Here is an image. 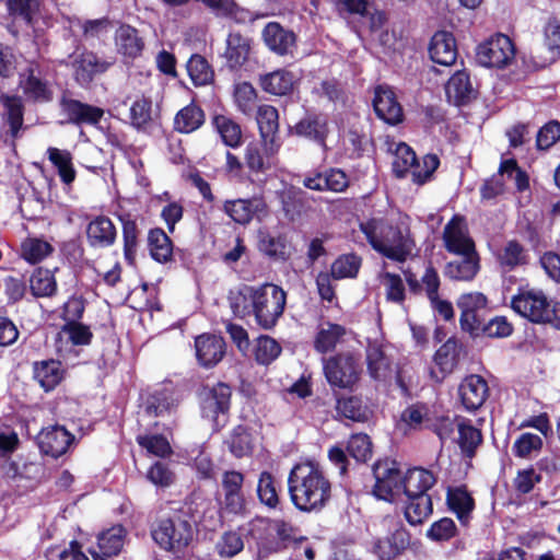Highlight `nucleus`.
Segmentation results:
<instances>
[{
    "label": "nucleus",
    "mask_w": 560,
    "mask_h": 560,
    "mask_svg": "<svg viewBox=\"0 0 560 560\" xmlns=\"http://www.w3.org/2000/svg\"><path fill=\"white\" fill-rule=\"evenodd\" d=\"M360 230L372 248L389 259L404 261L415 248L407 214H399L390 222L373 218L361 222Z\"/></svg>",
    "instance_id": "1"
},
{
    "label": "nucleus",
    "mask_w": 560,
    "mask_h": 560,
    "mask_svg": "<svg viewBox=\"0 0 560 560\" xmlns=\"http://www.w3.org/2000/svg\"><path fill=\"white\" fill-rule=\"evenodd\" d=\"M288 488L294 506L304 512H318L329 501L331 485L320 467L313 462L296 464L288 477Z\"/></svg>",
    "instance_id": "2"
},
{
    "label": "nucleus",
    "mask_w": 560,
    "mask_h": 560,
    "mask_svg": "<svg viewBox=\"0 0 560 560\" xmlns=\"http://www.w3.org/2000/svg\"><path fill=\"white\" fill-rule=\"evenodd\" d=\"M246 303L243 307L238 303L233 304L237 316L254 314L256 322L265 329L272 328L283 314L287 294L282 288L273 283H265L259 287H246L241 292Z\"/></svg>",
    "instance_id": "3"
},
{
    "label": "nucleus",
    "mask_w": 560,
    "mask_h": 560,
    "mask_svg": "<svg viewBox=\"0 0 560 560\" xmlns=\"http://www.w3.org/2000/svg\"><path fill=\"white\" fill-rule=\"evenodd\" d=\"M511 306L534 324H550L560 329V302L548 300L541 290H521L512 298Z\"/></svg>",
    "instance_id": "4"
},
{
    "label": "nucleus",
    "mask_w": 560,
    "mask_h": 560,
    "mask_svg": "<svg viewBox=\"0 0 560 560\" xmlns=\"http://www.w3.org/2000/svg\"><path fill=\"white\" fill-rule=\"evenodd\" d=\"M154 541L168 551H180L192 539V529L189 523L177 518L161 520L152 530Z\"/></svg>",
    "instance_id": "5"
},
{
    "label": "nucleus",
    "mask_w": 560,
    "mask_h": 560,
    "mask_svg": "<svg viewBox=\"0 0 560 560\" xmlns=\"http://www.w3.org/2000/svg\"><path fill=\"white\" fill-rule=\"evenodd\" d=\"M515 58V47L511 38L503 34L490 37L477 48V60L488 68H504Z\"/></svg>",
    "instance_id": "6"
},
{
    "label": "nucleus",
    "mask_w": 560,
    "mask_h": 560,
    "mask_svg": "<svg viewBox=\"0 0 560 560\" xmlns=\"http://www.w3.org/2000/svg\"><path fill=\"white\" fill-rule=\"evenodd\" d=\"M359 359L352 354H338L324 362V372L328 383L340 388H350L359 380Z\"/></svg>",
    "instance_id": "7"
},
{
    "label": "nucleus",
    "mask_w": 560,
    "mask_h": 560,
    "mask_svg": "<svg viewBox=\"0 0 560 560\" xmlns=\"http://www.w3.org/2000/svg\"><path fill=\"white\" fill-rule=\"evenodd\" d=\"M376 479L374 494L378 499L390 501L402 494V474L395 462H380L374 467Z\"/></svg>",
    "instance_id": "8"
},
{
    "label": "nucleus",
    "mask_w": 560,
    "mask_h": 560,
    "mask_svg": "<svg viewBox=\"0 0 560 560\" xmlns=\"http://www.w3.org/2000/svg\"><path fill=\"white\" fill-rule=\"evenodd\" d=\"M231 388L226 384L219 383L208 388L202 394V416L213 422L215 429L225 422V415L230 407Z\"/></svg>",
    "instance_id": "9"
},
{
    "label": "nucleus",
    "mask_w": 560,
    "mask_h": 560,
    "mask_svg": "<svg viewBox=\"0 0 560 560\" xmlns=\"http://www.w3.org/2000/svg\"><path fill=\"white\" fill-rule=\"evenodd\" d=\"M460 310V327L470 334H476L481 328V312L487 306V298L480 292L462 294L457 300Z\"/></svg>",
    "instance_id": "10"
},
{
    "label": "nucleus",
    "mask_w": 560,
    "mask_h": 560,
    "mask_svg": "<svg viewBox=\"0 0 560 560\" xmlns=\"http://www.w3.org/2000/svg\"><path fill=\"white\" fill-rule=\"evenodd\" d=\"M443 242L445 248L452 254L476 253L475 243L468 234L463 218L455 215L444 228Z\"/></svg>",
    "instance_id": "11"
},
{
    "label": "nucleus",
    "mask_w": 560,
    "mask_h": 560,
    "mask_svg": "<svg viewBox=\"0 0 560 560\" xmlns=\"http://www.w3.org/2000/svg\"><path fill=\"white\" fill-rule=\"evenodd\" d=\"M512 182L517 190H525L528 188V177L522 172L514 160H506L502 162L497 177L491 183H487L481 192L482 197L491 198L492 196L503 190V184Z\"/></svg>",
    "instance_id": "12"
},
{
    "label": "nucleus",
    "mask_w": 560,
    "mask_h": 560,
    "mask_svg": "<svg viewBox=\"0 0 560 560\" xmlns=\"http://www.w3.org/2000/svg\"><path fill=\"white\" fill-rule=\"evenodd\" d=\"M256 119L266 152L275 155L280 148L277 137L279 128L278 110L273 106L261 105L258 107Z\"/></svg>",
    "instance_id": "13"
},
{
    "label": "nucleus",
    "mask_w": 560,
    "mask_h": 560,
    "mask_svg": "<svg viewBox=\"0 0 560 560\" xmlns=\"http://www.w3.org/2000/svg\"><path fill=\"white\" fill-rule=\"evenodd\" d=\"M458 395L466 410H477L486 402L489 396L488 383L480 375H468L462 381L458 387Z\"/></svg>",
    "instance_id": "14"
},
{
    "label": "nucleus",
    "mask_w": 560,
    "mask_h": 560,
    "mask_svg": "<svg viewBox=\"0 0 560 560\" xmlns=\"http://www.w3.org/2000/svg\"><path fill=\"white\" fill-rule=\"evenodd\" d=\"M19 85L28 100L47 102L51 98V91L47 82L42 80L38 65L35 62H30L20 72Z\"/></svg>",
    "instance_id": "15"
},
{
    "label": "nucleus",
    "mask_w": 560,
    "mask_h": 560,
    "mask_svg": "<svg viewBox=\"0 0 560 560\" xmlns=\"http://www.w3.org/2000/svg\"><path fill=\"white\" fill-rule=\"evenodd\" d=\"M196 358L203 368L217 365L225 354L224 340L215 335L203 334L195 340Z\"/></svg>",
    "instance_id": "16"
},
{
    "label": "nucleus",
    "mask_w": 560,
    "mask_h": 560,
    "mask_svg": "<svg viewBox=\"0 0 560 560\" xmlns=\"http://www.w3.org/2000/svg\"><path fill=\"white\" fill-rule=\"evenodd\" d=\"M244 477L235 470L225 471L222 477L224 493L223 506L230 513H241L245 508V498L242 491Z\"/></svg>",
    "instance_id": "17"
},
{
    "label": "nucleus",
    "mask_w": 560,
    "mask_h": 560,
    "mask_svg": "<svg viewBox=\"0 0 560 560\" xmlns=\"http://www.w3.org/2000/svg\"><path fill=\"white\" fill-rule=\"evenodd\" d=\"M265 45L280 56L291 55L295 48V35L277 22L268 23L262 30Z\"/></svg>",
    "instance_id": "18"
},
{
    "label": "nucleus",
    "mask_w": 560,
    "mask_h": 560,
    "mask_svg": "<svg viewBox=\"0 0 560 560\" xmlns=\"http://www.w3.org/2000/svg\"><path fill=\"white\" fill-rule=\"evenodd\" d=\"M267 206L262 199H237L224 203V211L236 223L247 224L254 215H265Z\"/></svg>",
    "instance_id": "19"
},
{
    "label": "nucleus",
    "mask_w": 560,
    "mask_h": 560,
    "mask_svg": "<svg viewBox=\"0 0 560 560\" xmlns=\"http://www.w3.org/2000/svg\"><path fill=\"white\" fill-rule=\"evenodd\" d=\"M72 442L73 435L60 425L47 428L39 434L40 450L52 457L65 454Z\"/></svg>",
    "instance_id": "20"
},
{
    "label": "nucleus",
    "mask_w": 560,
    "mask_h": 560,
    "mask_svg": "<svg viewBox=\"0 0 560 560\" xmlns=\"http://www.w3.org/2000/svg\"><path fill=\"white\" fill-rule=\"evenodd\" d=\"M430 58L433 62L442 66H452L457 57L456 43L448 32H436L429 46Z\"/></svg>",
    "instance_id": "21"
},
{
    "label": "nucleus",
    "mask_w": 560,
    "mask_h": 560,
    "mask_svg": "<svg viewBox=\"0 0 560 560\" xmlns=\"http://www.w3.org/2000/svg\"><path fill=\"white\" fill-rule=\"evenodd\" d=\"M374 110L376 115L389 125H396L402 119V109L395 94L388 88L380 86L375 91Z\"/></svg>",
    "instance_id": "22"
},
{
    "label": "nucleus",
    "mask_w": 560,
    "mask_h": 560,
    "mask_svg": "<svg viewBox=\"0 0 560 560\" xmlns=\"http://www.w3.org/2000/svg\"><path fill=\"white\" fill-rule=\"evenodd\" d=\"M116 236V226L107 217H96L86 226L88 242L93 247H108L114 244Z\"/></svg>",
    "instance_id": "23"
},
{
    "label": "nucleus",
    "mask_w": 560,
    "mask_h": 560,
    "mask_svg": "<svg viewBox=\"0 0 560 560\" xmlns=\"http://www.w3.org/2000/svg\"><path fill=\"white\" fill-rule=\"evenodd\" d=\"M61 108L70 122L95 125L103 117V109L75 100H62Z\"/></svg>",
    "instance_id": "24"
},
{
    "label": "nucleus",
    "mask_w": 560,
    "mask_h": 560,
    "mask_svg": "<svg viewBox=\"0 0 560 560\" xmlns=\"http://www.w3.org/2000/svg\"><path fill=\"white\" fill-rule=\"evenodd\" d=\"M115 46L122 57L135 59L141 55L144 43L135 27L120 25L115 32Z\"/></svg>",
    "instance_id": "25"
},
{
    "label": "nucleus",
    "mask_w": 560,
    "mask_h": 560,
    "mask_svg": "<svg viewBox=\"0 0 560 560\" xmlns=\"http://www.w3.org/2000/svg\"><path fill=\"white\" fill-rule=\"evenodd\" d=\"M112 63L110 61L100 59L93 52H83L74 61L75 79L81 84H88L95 75L107 71Z\"/></svg>",
    "instance_id": "26"
},
{
    "label": "nucleus",
    "mask_w": 560,
    "mask_h": 560,
    "mask_svg": "<svg viewBox=\"0 0 560 560\" xmlns=\"http://www.w3.org/2000/svg\"><path fill=\"white\" fill-rule=\"evenodd\" d=\"M456 256L457 258L445 266V276L458 281L472 280L480 268L477 253L456 254Z\"/></svg>",
    "instance_id": "27"
},
{
    "label": "nucleus",
    "mask_w": 560,
    "mask_h": 560,
    "mask_svg": "<svg viewBox=\"0 0 560 560\" xmlns=\"http://www.w3.org/2000/svg\"><path fill=\"white\" fill-rule=\"evenodd\" d=\"M435 478L429 470L413 468L402 475V494L406 497L428 495L427 491L434 485Z\"/></svg>",
    "instance_id": "28"
},
{
    "label": "nucleus",
    "mask_w": 560,
    "mask_h": 560,
    "mask_svg": "<svg viewBox=\"0 0 560 560\" xmlns=\"http://www.w3.org/2000/svg\"><path fill=\"white\" fill-rule=\"evenodd\" d=\"M409 545L408 533L397 526L395 530L376 541L374 550L381 560H392Z\"/></svg>",
    "instance_id": "29"
},
{
    "label": "nucleus",
    "mask_w": 560,
    "mask_h": 560,
    "mask_svg": "<svg viewBox=\"0 0 560 560\" xmlns=\"http://www.w3.org/2000/svg\"><path fill=\"white\" fill-rule=\"evenodd\" d=\"M446 96L450 102L460 105L475 97V89L466 71L454 73L445 86Z\"/></svg>",
    "instance_id": "30"
},
{
    "label": "nucleus",
    "mask_w": 560,
    "mask_h": 560,
    "mask_svg": "<svg viewBox=\"0 0 560 560\" xmlns=\"http://www.w3.org/2000/svg\"><path fill=\"white\" fill-rule=\"evenodd\" d=\"M295 83V75L287 70H276L260 77L262 90L273 95L289 94L293 91Z\"/></svg>",
    "instance_id": "31"
},
{
    "label": "nucleus",
    "mask_w": 560,
    "mask_h": 560,
    "mask_svg": "<svg viewBox=\"0 0 560 560\" xmlns=\"http://www.w3.org/2000/svg\"><path fill=\"white\" fill-rule=\"evenodd\" d=\"M252 50L250 39L238 33H231L226 39L224 56L230 67H240L246 62Z\"/></svg>",
    "instance_id": "32"
},
{
    "label": "nucleus",
    "mask_w": 560,
    "mask_h": 560,
    "mask_svg": "<svg viewBox=\"0 0 560 560\" xmlns=\"http://www.w3.org/2000/svg\"><path fill=\"white\" fill-rule=\"evenodd\" d=\"M435 407L427 404H412L400 415V424L408 429L429 428Z\"/></svg>",
    "instance_id": "33"
},
{
    "label": "nucleus",
    "mask_w": 560,
    "mask_h": 560,
    "mask_svg": "<svg viewBox=\"0 0 560 560\" xmlns=\"http://www.w3.org/2000/svg\"><path fill=\"white\" fill-rule=\"evenodd\" d=\"M125 538L126 530L121 525H115L103 530L97 536L98 553L104 557L117 556L124 547Z\"/></svg>",
    "instance_id": "34"
},
{
    "label": "nucleus",
    "mask_w": 560,
    "mask_h": 560,
    "mask_svg": "<svg viewBox=\"0 0 560 560\" xmlns=\"http://www.w3.org/2000/svg\"><path fill=\"white\" fill-rule=\"evenodd\" d=\"M203 122V110L198 105L191 103L176 114L174 118V128L182 133H190L199 129Z\"/></svg>",
    "instance_id": "35"
},
{
    "label": "nucleus",
    "mask_w": 560,
    "mask_h": 560,
    "mask_svg": "<svg viewBox=\"0 0 560 560\" xmlns=\"http://www.w3.org/2000/svg\"><path fill=\"white\" fill-rule=\"evenodd\" d=\"M498 262L506 270L523 266L528 261V253L515 240L506 242L497 254Z\"/></svg>",
    "instance_id": "36"
},
{
    "label": "nucleus",
    "mask_w": 560,
    "mask_h": 560,
    "mask_svg": "<svg viewBox=\"0 0 560 560\" xmlns=\"http://www.w3.org/2000/svg\"><path fill=\"white\" fill-rule=\"evenodd\" d=\"M61 363L55 360L42 361L34 366V377L45 390L55 388L62 380Z\"/></svg>",
    "instance_id": "37"
},
{
    "label": "nucleus",
    "mask_w": 560,
    "mask_h": 560,
    "mask_svg": "<svg viewBox=\"0 0 560 560\" xmlns=\"http://www.w3.org/2000/svg\"><path fill=\"white\" fill-rule=\"evenodd\" d=\"M457 433L458 438L455 441L458 443L462 452L466 456L471 457L482 441L480 431L471 424L470 420L460 418L457 419Z\"/></svg>",
    "instance_id": "38"
},
{
    "label": "nucleus",
    "mask_w": 560,
    "mask_h": 560,
    "mask_svg": "<svg viewBox=\"0 0 560 560\" xmlns=\"http://www.w3.org/2000/svg\"><path fill=\"white\" fill-rule=\"evenodd\" d=\"M47 154L48 160L57 168L61 182L67 186L71 185L77 176L71 153L67 150L50 147Z\"/></svg>",
    "instance_id": "39"
},
{
    "label": "nucleus",
    "mask_w": 560,
    "mask_h": 560,
    "mask_svg": "<svg viewBox=\"0 0 560 560\" xmlns=\"http://www.w3.org/2000/svg\"><path fill=\"white\" fill-rule=\"evenodd\" d=\"M345 328L337 324L323 323L315 337V349L325 353L332 350L345 335Z\"/></svg>",
    "instance_id": "40"
},
{
    "label": "nucleus",
    "mask_w": 560,
    "mask_h": 560,
    "mask_svg": "<svg viewBox=\"0 0 560 560\" xmlns=\"http://www.w3.org/2000/svg\"><path fill=\"white\" fill-rule=\"evenodd\" d=\"M148 244L150 254L159 262H166L173 254V244L162 229H153L149 232Z\"/></svg>",
    "instance_id": "41"
},
{
    "label": "nucleus",
    "mask_w": 560,
    "mask_h": 560,
    "mask_svg": "<svg viewBox=\"0 0 560 560\" xmlns=\"http://www.w3.org/2000/svg\"><path fill=\"white\" fill-rule=\"evenodd\" d=\"M542 445V436L532 432H524L514 441L512 452L516 457L529 459L539 454Z\"/></svg>",
    "instance_id": "42"
},
{
    "label": "nucleus",
    "mask_w": 560,
    "mask_h": 560,
    "mask_svg": "<svg viewBox=\"0 0 560 560\" xmlns=\"http://www.w3.org/2000/svg\"><path fill=\"white\" fill-rule=\"evenodd\" d=\"M405 516L411 525L421 524L432 512L429 495L406 497Z\"/></svg>",
    "instance_id": "43"
},
{
    "label": "nucleus",
    "mask_w": 560,
    "mask_h": 560,
    "mask_svg": "<svg viewBox=\"0 0 560 560\" xmlns=\"http://www.w3.org/2000/svg\"><path fill=\"white\" fill-rule=\"evenodd\" d=\"M93 334L89 326L80 322L66 323L58 334L59 342H69L73 346H86L91 342Z\"/></svg>",
    "instance_id": "44"
},
{
    "label": "nucleus",
    "mask_w": 560,
    "mask_h": 560,
    "mask_svg": "<svg viewBox=\"0 0 560 560\" xmlns=\"http://www.w3.org/2000/svg\"><path fill=\"white\" fill-rule=\"evenodd\" d=\"M447 502L458 520L467 524L474 510V500L470 494L463 488H456L448 491Z\"/></svg>",
    "instance_id": "45"
},
{
    "label": "nucleus",
    "mask_w": 560,
    "mask_h": 560,
    "mask_svg": "<svg viewBox=\"0 0 560 560\" xmlns=\"http://www.w3.org/2000/svg\"><path fill=\"white\" fill-rule=\"evenodd\" d=\"M434 364L440 370V374H436L434 370L431 371V375L436 381L443 380L453 371L456 364V343L454 341L448 340L438 349L434 354Z\"/></svg>",
    "instance_id": "46"
},
{
    "label": "nucleus",
    "mask_w": 560,
    "mask_h": 560,
    "mask_svg": "<svg viewBox=\"0 0 560 560\" xmlns=\"http://www.w3.org/2000/svg\"><path fill=\"white\" fill-rule=\"evenodd\" d=\"M244 549V537L240 530L224 532L215 541L214 550L222 559L236 556Z\"/></svg>",
    "instance_id": "47"
},
{
    "label": "nucleus",
    "mask_w": 560,
    "mask_h": 560,
    "mask_svg": "<svg viewBox=\"0 0 560 560\" xmlns=\"http://www.w3.org/2000/svg\"><path fill=\"white\" fill-rule=\"evenodd\" d=\"M393 155V172L395 175L397 177L411 175L417 161L413 150L408 144L399 142L395 144Z\"/></svg>",
    "instance_id": "48"
},
{
    "label": "nucleus",
    "mask_w": 560,
    "mask_h": 560,
    "mask_svg": "<svg viewBox=\"0 0 560 560\" xmlns=\"http://www.w3.org/2000/svg\"><path fill=\"white\" fill-rule=\"evenodd\" d=\"M294 132L299 136L324 143L327 135V122L323 117L308 116L295 125Z\"/></svg>",
    "instance_id": "49"
},
{
    "label": "nucleus",
    "mask_w": 560,
    "mask_h": 560,
    "mask_svg": "<svg viewBox=\"0 0 560 560\" xmlns=\"http://www.w3.org/2000/svg\"><path fill=\"white\" fill-rule=\"evenodd\" d=\"M212 124L220 135L224 144L235 148L242 142L241 127L224 115H217L213 117Z\"/></svg>",
    "instance_id": "50"
},
{
    "label": "nucleus",
    "mask_w": 560,
    "mask_h": 560,
    "mask_svg": "<svg viewBox=\"0 0 560 560\" xmlns=\"http://www.w3.org/2000/svg\"><path fill=\"white\" fill-rule=\"evenodd\" d=\"M255 442L256 439L248 429L243 425L236 427L228 440L230 451L236 457L249 455L253 452Z\"/></svg>",
    "instance_id": "51"
},
{
    "label": "nucleus",
    "mask_w": 560,
    "mask_h": 560,
    "mask_svg": "<svg viewBox=\"0 0 560 560\" xmlns=\"http://www.w3.org/2000/svg\"><path fill=\"white\" fill-rule=\"evenodd\" d=\"M462 417L451 418L447 415L441 413L435 408L432 420L429 424L431 429L441 440V442L453 441L455 442V430L457 431V419Z\"/></svg>",
    "instance_id": "52"
},
{
    "label": "nucleus",
    "mask_w": 560,
    "mask_h": 560,
    "mask_svg": "<svg viewBox=\"0 0 560 560\" xmlns=\"http://www.w3.org/2000/svg\"><path fill=\"white\" fill-rule=\"evenodd\" d=\"M52 253L50 243L38 237H28L21 245L22 257L31 262L36 264Z\"/></svg>",
    "instance_id": "53"
},
{
    "label": "nucleus",
    "mask_w": 560,
    "mask_h": 560,
    "mask_svg": "<svg viewBox=\"0 0 560 560\" xmlns=\"http://www.w3.org/2000/svg\"><path fill=\"white\" fill-rule=\"evenodd\" d=\"M30 287L35 296H50L57 290L56 279L48 269H36L30 279Z\"/></svg>",
    "instance_id": "54"
},
{
    "label": "nucleus",
    "mask_w": 560,
    "mask_h": 560,
    "mask_svg": "<svg viewBox=\"0 0 560 560\" xmlns=\"http://www.w3.org/2000/svg\"><path fill=\"white\" fill-rule=\"evenodd\" d=\"M138 444L147 451L148 454L156 457H167L172 454V447L168 440L159 434H139Z\"/></svg>",
    "instance_id": "55"
},
{
    "label": "nucleus",
    "mask_w": 560,
    "mask_h": 560,
    "mask_svg": "<svg viewBox=\"0 0 560 560\" xmlns=\"http://www.w3.org/2000/svg\"><path fill=\"white\" fill-rule=\"evenodd\" d=\"M361 267V259L353 254L341 255L331 265L335 279L354 278Z\"/></svg>",
    "instance_id": "56"
},
{
    "label": "nucleus",
    "mask_w": 560,
    "mask_h": 560,
    "mask_svg": "<svg viewBox=\"0 0 560 560\" xmlns=\"http://www.w3.org/2000/svg\"><path fill=\"white\" fill-rule=\"evenodd\" d=\"M337 412L353 421H364L368 419V409L362 401L355 397L340 398L337 400Z\"/></svg>",
    "instance_id": "57"
},
{
    "label": "nucleus",
    "mask_w": 560,
    "mask_h": 560,
    "mask_svg": "<svg viewBox=\"0 0 560 560\" xmlns=\"http://www.w3.org/2000/svg\"><path fill=\"white\" fill-rule=\"evenodd\" d=\"M0 103L7 110L12 136L15 137L23 124V113L21 100L16 96L2 94Z\"/></svg>",
    "instance_id": "58"
},
{
    "label": "nucleus",
    "mask_w": 560,
    "mask_h": 560,
    "mask_svg": "<svg viewBox=\"0 0 560 560\" xmlns=\"http://www.w3.org/2000/svg\"><path fill=\"white\" fill-rule=\"evenodd\" d=\"M380 282L385 290L387 301L402 303L405 300V287L401 278L392 272H383Z\"/></svg>",
    "instance_id": "59"
},
{
    "label": "nucleus",
    "mask_w": 560,
    "mask_h": 560,
    "mask_svg": "<svg viewBox=\"0 0 560 560\" xmlns=\"http://www.w3.org/2000/svg\"><path fill=\"white\" fill-rule=\"evenodd\" d=\"M187 71L191 81L196 85L208 84L212 80V70L206 59L199 55H194L187 62Z\"/></svg>",
    "instance_id": "60"
},
{
    "label": "nucleus",
    "mask_w": 560,
    "mask_h": 560,
    "mask_svg": "<svg viewBox=\"0 0 560 560\" xmlns=\"http://www.w3.org/2000/svg\"><path fill=\"white\" fill-rule=\"evenodd\" d=\"M280 352L281 347L275 339L268 336H261L256 340L255 358L258 363L269 364L278 358Z\"/></svg>",
    "instance_id": "61"
},
{
    "label": "nucleus",
    "mask_w": 560,
    "mask_h": 560,
    "mask_svg": "<svg viewBox=\"0 0 560 560\" xmlns=\"http://www.w3.org/2000/svg\"><path fill=\"white\" fill-rule=\"evenodd\" d=\"M439 165L440 161L435 154L424 155L420 162L416 161L411 173L412 182L420 185L424 184L432 177Z\"/></svg>",
    "instance_id": "62"
},
{
    "label": "nucleus",
    "mask_w": 560,
    "mask_h": 560,
    "mask_svg": "<svg viewBox=\"0 0 560 560\" xmlns=\"http://www.w3.org/2000/svg\"><path fill=\"white\" fill-rule=\"evenodd\" d=\"M257 493L261 503L267 506L275 508L278 504V491L273 477L264 471L258 480Z\"/></svg>",
    "instance_id": "63"
},
{
    "label": "nucleus",
    "mask_w": 560,
    "mask_h": 560,
    "mask_svg": "<svg viewBox=\"0 0 560 560\" xmlns=\"http://www.w3.org/2000/svg\"><path fill=\"white\" fill-rule=\"evenodd\" d=\"M234 100L241 112L249 114L256 105L257 94L252 84L242 82L235 86Z\"/></svg>",
    "instance_id": "64"
}]
</instances>
